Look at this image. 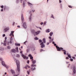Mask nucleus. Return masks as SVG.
Here are the masks:
<instances>
[{"mask_svg": "<svg viewBox=\"0 0 76 76\" xmlns=\"http://www.w3.org/2000/svg\"><path fill=\"white\" fill-rule=\"evenodd\" d=\"M72 75H75L76 73V67L75 66H74L72 69Z\"/></svg>", "mask_w": 76, "mask_h": 76, "instance_id": "obj_5", "label": "nucleus"}, {"mask_svg": "<svg viewBox=\"0 0 76 76\" xmlns=\"http://www.w3.org/2000/svg\"><path fill=\"white\" fill-rule=\"evenodd\" d=\"M43 22H41L40 23V25H43Z\"/></svg>", "mask_w": 76, "mask_h": 76, "instance_id": "obj_52", "label": "nucleus"}, {"mask_svg": "<svg viewBox=\"0 0 76 76\" xmlns=\"http://www.w3.org/2000/svg\"><path fill=\"white\" fill-rule=\"evenodd\" d=\"M34 39H35V40H38L39 39L38 38V37H35V38H34Z\"/></svg>", "mask_w": 76, "mask_h": 76, "instance_id": "obj_36", "label": "nucleus"}, {"mask_svg": "<svg viewBox=\"0 0 76 76\" xmlns=\"http://www.w3.org/2000/svg\"><path fill=\"white\" fill-rule=\"evenodd\" d=\"M31 51H34L35 50V48H34V47L31 48Z\"/></svg>", "mask_w": 76, "mask_h": 76, "instance_id": "obj_31", "label": "nucleus"}, {"mask_svg": "<svg viewBox=\"0 0 76 76\" xmlns=\"http://www.w3.org/2000/svg\"><path fill=\"white\" fill-rule=\"evenodd\" d=\"M69 7L70 8H72V7L70 6H69Z\"/></svg>", "mask_w": 76, "mask_h": 76, "instance_id": "obj_62", "label": "nucleus"}, {"mask_svg": "<svg viewBox=\"0 0 76 76\" xmlns=\"http://www.w3.org/2000/svg\"><path fill=\"white\" fill-rule=\"evenodd\" d=\"M16 57L18 58H19L20 57V55L19 54H17L16 55Z\"/></svg>", "mask_w": 76, "mask_h": 76, "instance_id": "obj_35", "label": "nucleus"}, {"mask_svg": "<svg viewBox=\"0 0 76 76\" xmlns=\"http://www.w3.org/2000/svg\"><path fill=\"white\" fill-rule=\"evenodd\" d=\"M35 11V10H34V9L31 10V11H30L29 13H32L33 12H34Z\"/></svg>", "mask_w": 76, "mask_h": 76, "instance_id": "obj_17", "label": "nucleus"}, {"mask_svg": "<svg viewBox=\"0 0 76 76\" xmlns=\"http://www.w3.org/2000/svg\"><path fill=\"white\" fill-rule=\"evenodd\" d=\"M4 67H6V69H8V68H9V65H7L5 64V65Z\"/></svg>", "mask_w": 76, "mask_h": 76, "instance_id": "obj_29", "label": "nucleus"}, {"mask_svg": "<svg viewBox=\"0 0 76 76\" xmlns=\"http://www.w3.org/2000/svg\"><path fill=\"white\" fill-rule=\"evenodd\" d=\"M30 50V48L28 49L26 51L27 52V53H28V52H29V51Z\"/></svg>", "mask_w": 76, "mask_h": 76, "instance_id": "obj_39", "label": "nucleus"}, {"mask_svg": "<svg viewBox=\"0 0 76 76\" xmlns=\"http://www.w3.org/2000/svg\"><path fill=\"white\" fill-rule=\"evenodd\" d=\"M23 26L24 28H25V29H26V28H27V27L26 26V22H25L23 23Z\"/></svg>", "mask_w": 76, "mask_h": 76, "instance_id": "obj_9", "label": "nucleus"}, {"mask_svg": "<svg viewBox=\"0 0 76 76\" xmlns=\"http://www.w3.org/2000/svg\"><path fill=\"white\" fill-rule=\"evenodd\" d=\"M7 39V37H5V41H6V40Z\"/></svg>", "mask_w": 76, "mask_h": 76, "instance_id": "obj_54", "label": "nucleus"}, {"mask_svg": "<svg viewBox=\"0 0 76 76\" xmlns=\"http://www.w3.org/2000/svg\"><path fill=\"white\" fill-rule=\"evenodd\" d=\"M66 60H68V59H69V58L68 57H66Z\"/></svg>", "mask_w": 76, "mask_h": 76, "instance_id": "obj_57", "label": "nucleus"}, {"mask_svg": "<svg viewBox=\"0 0 76 76\" xmlns=\"http://www.w3.org/2000/svg\"><path fill=\"white\" fill-rule=\"evenodd\" d=\"M27 67H27V66H26V65L25 66V67H24L25 69H27Z\"/></svg>", "mask_w": 76, "mask_h": 76, "instance_id": "obj_49", "label": "nucleus"}, {"mask_svg": "<svg viewBox=\"0 0 76 76\" xmlns=\"http://www.w3.org/2000/svg\"><path fill=\"white\" fill-rule=\"evenodd\" d=\"M29 21H30V22H31V21H32V18L30 17L29 18Z\"/></svg>", "mask_w": 76, "mask_h": 76, "instance_id": "obj_40", "label": "nucleus"}, {"mask_svg": "<svg viewBox=\"0 0 76 76\" xmlns=\"http://www.w3.org/2000/svg\"><path fill=\"white\" fill-rule=\"evenodd\" d=\"M16 63L17 66V69L18 72H20V66L19 65V61L18 60H17Z\"/></svg>", "mask_w": 76, "mask_h": 76, "instance_id": "obj_2", "label": "nucleus"}, {"mask_svg": "<svg viewBox=\"0 0 76 76\" xmlns=\"http://www.w3.org/2000/svg\"><path fill=\"white\" fill-rule=\"evenodd\" d=\"M42 41L44 43H46V41L45 40V38H43L42 39Z\"/></svg>", "mask_w": 76, "mask_h": 76, "instance_id": "obj_26", "label": "nucleus"}, {"mask_svg": "<svg viewBox=\"0 0 76 76\" xmlns=\"http://www.w3.org/2000/svg\"><path fill=\"white\" fill-rule=\"evenodd\" d=\"M39 43H41L40 44V45L41 46V48H44L45 47V45L44 44V42H42V40L39 39Z\"/></svg>", "mask_w": 76, "mask_h": 76, "instance_id": "obj_3", "label": "nucleus"}, {"mask_svg": "<svg viewBox=\"0 0 76 76\" xmlns=\"http://www.w3.org/2000/svg\"><path fill=\"white\" fill-rule=\"evenodd\" d=\"M13 33H14V31H11V33L9 35V36H10V37H12H12H14V35L13 34Z\"/></svg>", "mask_w": 76, "mask_h": 76, "instance_id": "obj_11", "label": "nucleus"}, {"mask_svg": "<svg viewBox=\"0 0 76 76\" xmlns=\"http://www.w3.org/2000/svg\"><path fill=\"white\" fill-rule=\"evenodd\" d=\"M15 45H16V46H20V44L16 43H15Z\"/></svg>", "mask_w": 76, "mask_h": 76, "instance_id": "obj_32", "label": "nucleus"}, {"mask_svg": "<svg viewBox=\"0 0 76 76\" xmlns=\"http://www.w3.org/2000/svg\"><path fill=\"white\" fill-rule=\"evenodd\" d=\"M50 44V43L49 42H48L47 43V45H48Z\"/></svg>", "mask_w": 76, "mask_h": 76, "instance_id": "obj_55", "label": "nucleus"}, {"mask_svg": "<svg viewBox=\"0 0 76 76\" xmlns=\"http://www.w3.org/2000/svg\"><path fill=\"white\" fill-rule=\"evenodd\" d=\"M39 29H40V30H42V28L41 27H39Z\"/></svg>", "mask_w": 76, "mask_h": 76, "instance_id": "obj_61", "label": "nucleus"}, {"mask_svg": "<svg viewBox=\"0 0 76 76\" xmlns=\"http://www.w3.org/2000/svg\"><path fill=\"white\" fill-rule=\"evenodd\" d=\"M49 39H50V40H49L50 42H53V41H54V38H53L52 39L51 37H49Z\"/></svg>", "mask_w": 76, "mask_h": 76, "instance_id": "obj_7", "label": "nucleus"}, {"mask_svg": "<svg viewBox=\"0 0 76 76\" xmlns=\"http://www.w3.org/2000/svg\"><path fill=\"white\" fill-rule=\"evenodd\" d=\"M21 20L22 23L24 22V18H23V14L21 15Z\"/></svg>", "mask_w": 76, "mask_h": 76, "instance_id": "obj_12", "label": "nucleus"}, {"mask_svg": "<svg viewBox=\"0 0 76 76\" xmlns=\"http://www.w3.org/2000/svg\"><path fill=\"white\" fill-rule=\"evenodd\" d=\"M28 56L30 57V59H31V61H33V60H34V59H33V57L32 56V55H31V54H29Z\"/></svg>", "mask_w": 76, "mask_h": 76, "instance_id": "obj_13", "label": "nucleus"}, {"mask_svg": "<svg viewBox=\"0 0 76 76\" xmlns=\"http://www.w3.org/2000/svg\"><path fill=\"white\" fill-rule=\"evenodd\" d=\"M67 55L69 58H72V57L71 56H70V54H69V53H67Z\"/></svg>", "mask_w": 76, "mask_h": 76, "instance_id": "obj_27", "label": "nucleus"}, {"mask_svg": "<svg viewBox=\"0 0 76 76\" xmlns=\"http://www.w3.org/2000/svg\"><path fill=\"white\" fill-rule=\"evenodd\" d=\"M32 61V63L33 64H35V63H36V61L35 60H33V61Z\"/></svg>", "mask_w": 76, "mask_h": 76, "instance_id": "obj_34", "label": "nucleus"}, {"mask_svg": "<svg viewBox=\"0 0 76 76\" xmlns=\"http://www.w3.org/2000/svg\"><path fill=\"white\" fill-rule=\"evenodd\" d=\"M47 21H45V22H44L43 23L44 25V26L46 25V24H47Z\"/></svg>", "mask_w": 76, "mask_h": 76, "instance_id": "obj_33", "label": "nucleus"}, {"mask_svg": "<svg viewBox=\"0 0 76 76\" xmlns=\"http://www.w3.org/2000/svg\"><path fill=\"white\" fill-rule=\"evenodd\" d=\"M11 52H12V53H16V50L14 49H12L11 50Z\"/></svg>", "mask_w": 76, "mask_h": 76, "instance_id": "obj_25", "label": "nucleus"}, {"mask_svg": "<svg viewBox=\"0 0 76 76\" xmlns=\"http://www.w3.org/2000/svg\"><path fill=\"white\" fill-rule=\"evenodd\" d=\"M70 60L71 61H73V59L72 58L70 59Z\"/></svg>", "mask_w": 76, "mask_h": 76, "instance_id": "obj_46", "label": "nucleus"}, {"mask_svg": "<svg viewBox=\"0 0 76 76\" xmlns=\"http://www.w3.org/2000/svg\"><path fill=\"white\" fill-rule=\"evenodd\" d=\"M53 32H50V33L49 34V35H50V36H49V37H52V36H53Z\"/></svg>", "mask_w": 76, "mask_h": 76, "instance_id": "obj_24", "label": "nucleus"}, {"mask_svg": "<svg viewBox=\"0 0 76 76\" xmlns=\"http://www.w3.org/2000/svg\"><path fill=\"white\" fill-rule=\"evenodd\" d=\"M28 5L29 6H30V7H31L32 6V4L30 2H28Z\"/></svg>", "mask_w": 76, "mask_h": 76, "instance_id": "obj_23", "label": "nucleus"}, {"mask_svg": "<svg viewBox=\"0 0 76 76\" xmlns=\"http://www.w3.org/2000/svg\"><path fill=\"white\" fill-rule=\"evenodd\" d=\"M52 44H54V46H56V48L57 49V51H60L61 50H63V48H59V47H58L57 46V45L55 43V42H52Z\"/></svg>", "mask_w": 76, "mask_h": 76, "instance_id": "obj_1", "label": "nucleus"}, {"mask_svg": "<svg viewBox=\"0 0 76 76\" xmlns=\"http://www.w3.org/2000/svg\"><path fill=\"white\" fill-rule=\"evenodd\" d=\"M1 12H3V9H2L1 10Z\"/></svg>", "mask_w": 76, "mask_h": 76, "instance_id": "obj_58", "label": "nucleus"}, {"mask_svg": "<svg viewBox=\"0 0 76 76\" xmlns=\"http://www.w3.org/2000/svg\"><path fill=\"white\" fill-rule=\"evenodd\" d=\"M4 48L0 47V51H4Z\"/></svg>", "mask_w": 76, "mask_h": 76, "instance_id": "obj_22", "label": "nucleus"}, {"mask_svg": "<svg viewBox=\"0 0 76 76\" xmlns=\"http://www.w3.org/2000/svg\"><path fill=\"white\" fill-rule=\"evenodd\" d=\"M31 71H34V70H35L36 68L35 67H34L33 68L32 67L31 68Z\"/></svg>", "mask_w": 76, "mask_h": 76, "instance_id": "obj_28", "label": "nucleus"}, {"mask_svg": "<svg viewBox=\"0 0 76 76\" xmlns=\"http://www.w3.org/2000/svg\"><path fill=\"white\" fill-rule=\"evenodd\" d=\"M11 72L12 75H15V71L13 69L11 70Z\"/></svg>", "mask_w": 76, "mask_h": 76, "instance_id": "obj_15", "label": "nucleus"}, {"mask_svg": "<svg viewBox=\"0 0 76 76\" xmlns=\"http://www.w3.org/2000/svg\"><path fill=\"white\" fill-rule=\"evenodd\" d=\"M13 40V38L12 37H11L10 38V41L9 43L10 44H12V40Z\"/></svg>", "mask_w": 76, "mask_h": 76, "instance_id": "obj_14", "label": "nucleus"}, {"mask_svg": "<svg viewBox=\"0 0 76 76\" xmlns=\"http://www.w3.org/2000/svg\"><path fill=\"white\" fill-rule=\"evenodd\" d=\"M30 72H31V70H30V69H29V71H27V74H28V75H29V73H30Z\"/></svg>", "mask_w": 76, "mask_h": 76, "instance_id": "obj_30", "label": "nucleus"}, {"mask_svg": "<svg viewBox=\"0 0 76 76\" xmlns=\"http://www.w3.org/2000/svg\"><path fill=\"white\" fill-rule=\"evenodd\" d=\"M21 56L23 57L24 59H25V58H26V59H28V57H26V56L23 55V54H22V55H21Z\"/></svg>", "mask_w": 76, "mask_h": 76, "instance_id": "obj_10", "label": "nucleus"}, {"mask_svg": "<svg viewBox=\"0 0 76 76\" xmlns=\"http://www.w3.org/2000/svg\"><path fill=\"white\" fill-rule=\"evenodd\" d=\"M32 67H36V65L32 64L31 65Z\"/></svg>", "mask_w": 76, "mask_h": 76, "instance_id": "obj_42", "label": "nucleus"}, {"mask_svg": "<svg viewBox=\"0 0 76 76\" xmlns=\"http://www.w3.org/2000/svg\"><path fill=\"white\" fill-rule=\"evenodd\" d=\"M72 58H73V59H74V60H75L76 58H75V57H72Z\"/></svg>", "mask_w": 76, "mask_h": 76, "instance_id": "obj_51", "label": "nucleus"}, {"mask_svg": "<svg viewBox=\"0 0 76 76\" xmlns=\"http://www.w3.org/2000/svg\"><path fill=\"white\" fill-rule=\"evenodd\" d=\"M61 2H62V1H61V0H59V3H61Z\"/></svg>", "mask_w": 76, "mask_h": 76, "instance_id": "obj_50", "label": "nucleus"}, {"mask_svg": "<svg viewBox=\"0 0 76 76\" xmlns=\"http://www.w3.org/2000/svg\"><path fill=\"white\" fill-rule=\"evenodd\" d=\"M51 18H53V19H54V16H53V15H52L51 16Z\"/></svg>", "mask_w": 76, "mask_h": 76, "instance_id": "obj_41", "label": "nucleus"}, {"mask_svg": "<svg viewBox=\"0 0 76 76\" xmlns=\"http://www.w3.org/2000/svg\"><path fill=\"white\" fill-rule=\"evenodd\" d=\"M35 31V30L34 29H32L31 30V33H32V34H34V35H35V34L36 32Z\"/></svg>", "mask_w": 76, "mask_h": 76, "instance_id": "obj_8", "label": "nucleus"}, {"mask_svg": "<svg viewBox=\"0 0 76 76\" xmlns=\"http://www.w3.org/2000/svg\"><path fill=\"white\" fill-rule=\"evenodd\" d=\"M44 51V50H43L42 49H41L40 50V52H42V51Z\"/></svg>", "mask_w": 76, "mask_h": 76, "instance_id": "obj_56", "label": "nucleus"}, {"mask_svg": "<svg viewBox=\"0 0 76 76\" xmlns=\"http://www.w3.org/2000/svg\"><path fill=\"white\" fill-rule=\"evenodd\" d=\"M32 14L31 13L30 18H32Z\"/></svg>", "mask_w": 76, "mask_h": 76, "instance_id": "obj_44", "label": "nucleus"}, {"mask_svg": "<svg viewBox=\"0 0 76 76\" xmlns=\"http://www.w3.org/2000/svg\"><path fill=\"white\" fill-rule=\"evenodd\" d=\"M6 36V34H4L2 35V37H4Z\"/></svg>", "mask_w": 76, "mask_h": 76, "instance_id": "obj_43", "label": "nucleus"}, {"mask_svg": "<svg viewBox=\"0 0 76 76\" xmlns=\"http://www.w3.org/2000/svg\"><path fill=\"white\" fill-rule=\"evenodd\" d=\"M26 66L28 67V68H29V69H30V68H31V67L30 66L26 65Z\"/></svg>", "mask_w": 76, "mask_h": 76, "instance_id": "obj_47", "label": "nucleus"}, {"mask_svg": "<svg viewBox=\"0 0 76 76\" xmlns=\"http://www.w3.org/2000/svg\"><path fill=\"white\" fill-rule=\"evenodd\" d=\"M27 0H20V2L22 3V1H23V6L25 7V1H26Z\"/></svg>", "mask_w": 76, "mask_h": 76, "instance_id": "obj_6", "label": "nucleus"}, {"mask_svg": "<svg viewBox=\"0 0 76 76\" xmlns=\"http://www.w3.org/2000/svg\"><path fill=\"white\" fill-rule=\"evenodd\" d=\"M46 33H49V32H50L51 31V30H50V29H47L46 30Z\"/></svg>", "mask_w": 76, "mask_h": 76, "instance_id": "obj_18", "label": "nucleus"}, {"mask_svg": "<svg viewBox=\"0 0 76 76\" xmlns=\"http://www.w3.org/2000/svg\"><path fill=\"white\" fill-rule=\"evenodd\" d=\"M27 63H28V64H29V61L28 60L27 61Z\"/></svg>", "mask_w": 76, "mask_h": 76, "instance_id": "obj_59", "label": "nucleus"}, {"mask_svg": "<svg viewBox=\"0 0 76 76\" xmlns=\"http://www.w3.org/2000/svg\"><path fill=\"white\" fill-rule=\"evenodd\" d=\"M7 42V41L6 40H4V43H3V45L4 46H6V43Z\"/></svg>", "mask_w": 76, "mask_h": 76, "instance_id": "obj_21", "label": "nucleus"}, {"mask_svg": "<svg viewBox=\"0 0 76 76\" xmlns=\"http://www.w3.org/2000/svg\"><path fill=\"white\" fill-rule=\"evenodd\" d=\"M15 22H13L12 23V26H14V25H15Z\"/></svg>", "mask_w": 76, "mask_h": 76, "instance_id": "obj_53", "label": "nucleus"}, {"mask_svg": "<svg viewBox=\"0 0 76 76\" xmlns=\"http://www.w3.org/2000/svg\"><path fill=\"white\" fill-rule=\"evenodd\" d=\"M17 27H18V28H20V26H17Z\"/></svg>", "mask_w": 76, "mask_h": 76, "instance_id": "obj_63", "label": "nucleus"}, {"mask_svg": "<svg viewBox=\"0 0 76 76\" xmlns=\"http://www.w3.org/2000/svg\"><path fill=\"white\" fill-rule=\"evenodd\" d=\"M40 32H41V31H37L36 32H35V34L37 35H38V34H39Z\"/></svg>", "mask_w": 76, "mask_h": 76, "instance_id": "obj_16", "label": "nucleus"}, {"mask_svg": "<svg viewBox=\"0 0 76 76\" xmlns=\"http://www.w3.org/2000/svg\"><path fill=\"white\" fill-rule=\"evenodd\" d=\"M4 28L3 31L4 32H7L10 29L9 27H7L5 26L4 27Z\"/></svg>", "mask_w": 76, "mask_h": 76, "instance_id": "obj_4", "label": "nucleus"}, {"mask_svg": "<svg viewBox=\"0 0 76 76\" xmlns=\"http://www.w3.org/2000/svg\"><path fill=\"white\" fill-rule=\"evenodd\" d=\"M6 74H7V73L5 72V73H4V75H6Z\"/></svg>", "mask_w": 76, "mask_h": 76, "instance_id": "obj_64", "label": "nucleus"}, {"mask_svg": "<svg viewBox=\"0 0 76 76\" xmlns=\"http://www.w3.org/2000/svg\"><path fill=\"white\" fill-rule=\"evenodd\" d=\"M23 52V51H21L20 52V53H21V54H22V53Z\"/></svg>", "mask_w": 76, "mask_h": 76, "instance_id": "obj_60", "label": "nucleus"}, {"mask_svg": "<svg viewBox=\"0 0 76 76\" xmlns=\"http://www.w3.org/2000/svg\"><path fill=\"white\" fill-rule=\"evenodd\" d=\"M0 7H1V9H3V7H4V6L3 5H1L0 6Z\"/></svg>", "mask_w": 76, "mask_h": 76, "instance_id": "obj_45", "label": "nucleus"}, {"mask_svg": "<svg viewBox=\"0 0 76 76\" xmlns=\"http://www.w3.org/2000/svg\"><path fill=\"white\" fill-rule=\"evenodd\" d=\"M15 49L16 50L17 52H19V51L18 50V47H17L16 48H15Z\"/></svg>", "mask_w": 76, "mask_h": 76, "instance_id": "obj_37", "label": "nucleus"}, {"mask_svg": "<svg viewBox=\"0 0 76 76\" xmlns=\"http://www.w3.org/2000/svg\"><path fill=\"white\" fill-rule=\"evenodd\" d=\"M61 50H62L63 51H64V55H66V50H65L63 49H63Z\"/></svg>", "mask_w": 76, "mask_h": 76, "instance_id": "obj_19", "label": "nucleus"}, {"mask_svg": "<svg viewBox=\"0 0 76 76\" xmlns=\"http://www.w3.org/2000/svg\"><path fill=\"white\" fill-rule=\"evenodd\" d=\"M10 46H9L7 47V49H10Z\"/></svg>", "mask_w": 76, "mask_h": 76, "instance_id": "obj_48", "label": "nucleus"}, {"mask_svg": "<svg viewBox=\"0 0 76 76\" xmlns=\"http://www.w3.org/2000/svg\"><path fill=\"white\" fill-rule=\"evenodd\" d=\"M60 8H61V9H62L63 6L62 5V4H60Z\"/></svg>", "mask_w": 76, "mask_h": 76, "instance_id": "obj_38", "label": "nucleus"}, {"mask_svg": "<svg viewBox=\"0 0 76 76\" xmlns=\"http://www.w3.org/2000/svg\"><path fill=\"white\" fill-rule=\"evenodd\" d=\"M1 64H2V66H5V65H6V64H5V63L3 61H2Z\"/></svg>", "mask_w": 76, "mask_h": 76, "instance_id": "obj_20", "label": "nucleus"}]
</instances>
